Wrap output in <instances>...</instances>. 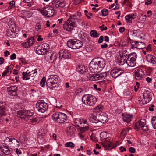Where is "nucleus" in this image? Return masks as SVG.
Returning a JSON list of instances; mask_svg holds the SVG:
<instances>
[{"instance_id":"nucleus-1","label":"nucleus","mask_w":156,"mask_h":156,"mask_svg":"<svg viewBox=\"0 0 156 156\" xmlns=\"http://www.w3.org/2000/svg\"><path fill=\"white\" fill-rule=\"evenodd\" d=\"M105 65L104 59L100 57L94 58L89 64V69L91 73L101 70Z\"/></svg>"},{"instance_id":"nucleus-2","label":"nucleus","mask_w":156,"mask_h":156,"mask_svg":"<svg viewBox=\"0 0 156 156\" xmlns=\"http://www.w3.org/2000/svg\"><path fill=\"white\" fill-rule=\"evenodd\" d=\"M52 118L54 121L59 123H63L67 119L65 114L59 112L54 113L52 115Z\"/></svg>"},{"instance_id":"nucleus-3","label":"nucleus","mask_w":156,"mask_h":156,"mask_svg":"<svg viewBox=\"0 0 156 156\" xmlns=\"http://www.w3.org/2000/svg\"><path fill=\"white\" fill-rule=\"evenodd\" d=\"M83 102L89 106L94 105L97 101V99L94 96L91 94H84L82 98Z\"/></svg>"},{"instance_id":"nucleus-4","label":"nucleus","mask_w":156,"mask_h":156,"mask_svg":"<svg viewBox=\"0 0 156 156\" xmlns=\"http://www.w3.org/2000/svg\"><path fill=\"white\" fill-rule=\"evenodd\" d=\"M58 78L57 75H50L46 82L47 86L51 89L55 88L57 85Z\"/></svg>"},{"instance_id":"nucleus-5","label":"nucleus","mask_w":156,"mask_h":156,"mask_svg":"<svg viewBox=\"0 0 156 156\" xmlns=\"http://www.w3.org/2000/svg\"><path fill=\"white\" fill-rule=\"evenodd\" d=\"M68 47L73 49H76L80 48L83 45V43L81 41L74 39H70L67 43Z\"/></svg>"},{"instance_id":"nucleus-6","label":"nucleus","mask_w":156,"mask_h":156,"mask_svg":"<svg viewBox=\"0 0 156 156\" xmlns=\"http://www.w3.org/2000/svg\"><path fill=\"white\" fill-rule=\"evenodd\" d=\"M143 98H140L139 99L138 101L140 104H145L149 103L152 99L153 93L149 90H146L143 93Z\"/></svg>"},{"instance_id":"nucleus-7","label":"nucleus","mask_w":156,"mask_h":156,"mask_svg":"<svg viewBox=\"0 0 156 156\" xmlns=\"http://www.w3.org/2000/svg\"><path fill=\"white\" fill-rule=\"evenodd\" d=\"M107 75V73L106 72L102 73L100 74H90L89 73V74L87 75V78L89 80L92 81H96L98 80H103L105 79Z\"/></svg>"},{"instance_id":"nucleus-8","label":"nucleus","mask_w":156,"mask_h":156,"mask_svg":"<svg viewBox=\"0 0 156 156\" xmlns=\"http://www.w3.org/2000/svg\"><path fill=\"white\" fill-rule=\"evenodd\" d=\"M17 116L21 118L31 119L32 116L33 115V111L23 110L18 111Z\"/></svg>"},{"instance_id":"nucleus-9","label":"nucleus","mask_w":156,"mask_h":156,"mask_svg":"<svg viewBox=\"0 0 156 156\" xmlns=\"http://www.w3.org/2000/svg\"><path fill=\"white\" fill-rule=\"evenodd\" d=\"M49 48V44L46 43H44L41 46L39 45L36 49L35 52L39 55H44L46 54L48 51V50Z\"/></svg>"},{"instance_id":"nucleus-10","label":"nucleus","mask_w":156,"mask_h":156,"mask_svg":"<svg viewBox=\"0 0 156 156\" xmlns=\"http://www.w3.org/2000/svg\"><path fill=\"white\" fill-rule=\"evenodd\" d=\"M137 57V55L136 53L133 52L130 54L126 59V64L129 67H134L136 63Z\"/></svg>"},{"instance_id":"nucleus-11","label":"nucleus","mask_w":156,"mask_h":156,"mask_svg":"<svg viewBox=\"0 0 156 156\" xmlns=\"http://www.w3.org/2000/svg\"><path fill=\"white\" fill-rule=\"evenodd\" d=\"M146 120L144 119H141L135 124V127L136 130L141 129L144 131L148 130V128L146 124Z\"/></svg>"},{"instance_id":"nucleus-12","label":"nucleus","mask_w":156,"mask_h":156,"mask_svg":"<svg viewBox=\"0 0 156 156\" xmlns=\"http://www.w3.org/2000/svg\"><path fill=\"white\" fill-rule=\"evenodd\" d=\"M36 107L37 111L43 113L47 110L48 105L43 100L39 101L36 104Z\"/></svg>"},{"instance_id":"nucleus-13","label":"nucleus","mask_w":156,"mask_h":156,"mask_svg":"<svg viewBox=\"0 0 156 156\" xmlns=\"http://www.w3.org/2000/svg\"><path fill=\"white\" fill-rule=\"evenodd\" d=\"M5 141L9 142V145L12 148L15 147H19L20 146L19 141L13 138L12 136H9L6 137Z\"/></svg>"},{"instance_id":"nucleus-14","label":"nucleus","mask_w":156,"mask_h":156,"mask_svg":"<svg viewBox=\"0 0 156 156\" xmlns=\"http://www.w3.org/2000/svg\"><path fill=\"white\" fill-rule=\"evenodd\" d=\"M40 11L42 15L47 17L53 16L55 13L53 8L50 7H45L42 10H40Z\"/></svg>"},{"instance_id":"nucleus-15","label":"nucleus","mask_w":156,"mask_h":156,"mask_svg":"<svg viewBox=\"0 0 156 156\" xmlns=\"http://www.w3.org/2000/svg\"><path fill=\"white\" fill-rule=\"evenodd\" d=\"M59 55L60 60L69 59L71 57L70 53L66 49H62L60 51Z\"/></svg>"},{"instance_id":"nucleus-16","label":"nucleus","mask_w":156,"mask_h":156,"mask_svg":"<svg viewBox=\"0 0 156 156\" xmlns=\"http://www.w3.org/2000/svg\"><path fill=\"white\" fill-rule=\"evenodd\" d=\"M45 58L48 61L52 63L56 60V54L51 51H49L45 55Z\"/></svg>"},{"instance_id":"nucleus-17","label":"nucleus","mask_w":156,"mask_h":156,"mask_svg":"<svg viewBox=\"0 0 156 156\" xmlns=\"http://www.w3.org/2000/svg\"><path fill=\"white\" fill-rule=\"evenodd\" d=\"M99 119V122L101 123V125L102 123H105L108 120L107 115L106 113L101 112L97 115Z\"/></svg>"},{"instance_id":"nucleus-18","label":"nucleus","mask_w":156,"mask_h":156,"mask_svg":"<svg viewBox=\"0 0 156 156\" xmlns=\"http://www.w3.org/2000/svg\"><path fill=\"white\" fill-rule=\"evenodd\" d=\"M123 73L121 69H113L110 72V74L112 77L115 78L121 75Z\"/></svg>"},{"instance_id":"nucleus-19","label":"nucleus","mask_w":156,"mask_h":156,"mask_svg":"<svg viewBox=\"0 0 156 156\" xmlns=\"http://www.w3.org/2000/svg\"><path fill=\"white\" fill-rule=\"evenodd\" d=\"M89 120L91 122L96 124L97 127L101 126V123L99 122L98 118L97 119L96 116L91 115L89 118Z\"/></svg>"},{"instance_id":"nucleus-20","label":"nucleus","mask_w":156,"mask_h":156,"mask_svg":"<svg viewBox=\"0 0 156 156\" xmlns=\"http://www.w3.org/2000/svg\"><path fill=\"white\" fill-rule=\"evenodd\" d=\"M27 42L23 43V46L25 48H28L32 46L34 43V39L33 37H31L27 39Z\"/></svg>"},{"instance_id":"nucleus-21","label":"nucleus","mask_w":156,"mask_h":156,"mask_svg":"<svg viewBox=\"0 0 156 156\" xmlns=\"http://www.w3.org/2000/svg\"><path fill=\"white\" fill-rule=\"evenodd\" d=\"M144 72L142 69L137 70L135 72V76L137 80H140L144 76Z\"/></svg>"},{"instance_id":"nucleus-22","label":"nucleus","mask_w":156,"mask_h":156,"mask_svg":"<svg viewBox=\"0 0 156 156\" xmlns=\"http://www.w3.org/2000/svg\"><path fill=\"white\" fill-rule=\"evenodd\" d=\"M77 20L76 18V15H71L69 17L66 21L68 23H70L72 25L75 26V22Z\"/></svg>"},{"instance_id":"nucleus-23","label":"nucleus","mask_w":156,"mask_h":156,"mask_svg":"<svg viewBox=\"0 0 156 156\" xmlns=\"http://www.w3.org/2000/svg\"><path fill=\"white\" fill-rule=\"evenodd\" d=\"M5 105V102H0V115L3 116L5 115L6 111Z\"/></svg>"},{"instance_id":"nucleus-24","label":"nucleus","mask_w":156,"mask_h":156,"mask_svg":"<svg viewBox=\"0 0 156 156\" xmlns=\"http://www.w3.org/2000/svg\"><path fill=\"white\" fill-rule=\"evenodd\" d=\"M146 59L148 62L153 64L156 63V58L155 56L152 55H147L146 57Z\"/></svg>"},{"instance_id":"nucleus-25","label":"nucleus","mask_w":156,"mask_h":156,"mask_svg":"<svg viewBox=\"0 0 156 156\" xmlns=\"http://www.w3.org/2000/svg\"><path fill=\"white\" fill-rule=\"evenodd\" d=\"M123 120L127 123H129L131 121V119L133 118L132 115L126 114H122Z\"/></svg>"},{"instance_id":"nucleus-26","label":"nucleus","mask_w":156,"mask_h":156,"mask_svg":"<svg viewBox=\"0 0 156 156\" xmlns=\"http://www.w3.org/2000/svg\"><path fill=\"white\" fill-rule=\"evenodd\" d=\"M1 149L3 152L6 155H8L10 153V151L8 147L5 144L1 146Z\"/></svg>"},{"instance_id":"nucleus-27","label":"nucleus","mask_w":156,"mask_h":156,"mask_svg":"<svg viewBox=\"0 0 156 156\" xmlns=\"http://www.w3.org/2000/svg\"><path fill=\"white\" fill-rule=\"evenodd\" d=\"M75 27L73 25H72L70 23L66 22L63 25V27L64 30L68 31H71L73 27Z\"/></svg>"},{"instance_id":"nucleus-28","label":"nucleus","mask_w":156,"mask_h":156,"mask_svg":"<svg viewBox=\"0 0 156 156\" xmlns=\"http://www.w3.org/2000/svg\"><path fill=\"white\" fill-rule=\"evenodd\" d=\"M7 35L9 37L14 38L15 37L16 35L15 32H13L12 30L8 29L7 31Z\"/></svg>"},{"instance_id":"nucleus-29","label":"nucleus","mask_w":156,"mask_h":156,"mask_svg":"<svg viewBox=\"0 0 156 156\" xmlns=\"http://www.w3.org/2000/svg\"><path fill=\"white\" fill-rule=\"evenodd\" d=\"M106 145L107 146V149H111L112 148L116 147L117 145L116 144L112 143L110 142H108L106 143Z\"/></svg>"},{"instance_id":"nucleus-30","label":"nucleus","mask_w":156,"mask_h":156,"mask_svg":"<svg viewBox=\"0 0 156 156\" xmlns=\"http://www.w3.org/2000/svg\"><path fill=\"white\" fill-rule=\"evenodd\" d=\"M145 46V44L144 42H138L137 45L136 46V48L139 49H141L144 48Z\"/></svg>"},{"instance_id":"nucleus-31","label":"nucleus","mask_w":156,"mask_h":156,"mask_svg":"<svg viewBox=\"0 0 156 156\" xmlns=\"http://www.w3.org/2000/svg\"><path fill=\"white\" fill-rule=\"evenodd\" d=\"M90 35L93 37L97 38L99 36V34L97 32L96 30H92L90 33Z\"/></svg>"},{"instance_id":"nucleus-32","label":"nucleus","mask_w":156,"mask_h":156,"mask_svg":"<svg viewBox=\"0 0 156 156\" xmlns=\"http://www.w3.org/2000/svg\"><path fill=\"white\" fill-rule=\"evenodd\" d=\"M19 141L22 144L26 143L27 142V138L23 136H20L19 137Z\"/></svg>"},{"instance_id":"nucleus-33","label":"nucleus","mask_w":156,"mask_h":156,"mask_svg":"<svg viewBox=\"0 0 156 156\" xmlns=\"http://www.w3.org/2000/svg\"><path fill=\"white\" fill-rule=\"evenodd\" d=\"M17 90H9L7 91L8 94L9 95L12 96H15L17 95Z\"/></svg>"},{"instance_id":"nucleus-34","label":"nucleus","mask_w":156,"mask_h":156,"mask_svg":"<svg viewBox=\"0 0 156 156\" xmlns=\"http://www.w3.org/2000/svg\"><path fill=\"white\" fill-rule=\"evenodd\" d=\"M103 107L101 105H99L96 107L94 109V112H98V113H100L102 112V111L103 110Z\"/></svg>"},{"instance_id":"nucleus-35","label":"nucleus","mask_w":156,"mask_h":156,"mask_svg":"<svg viewBox=\"0 0 156 156\" xmlns=\"http://www.w3.org/2000/svg\"><path fill=\"white\" fill-rule=\"evenodd\" d=\"M126 57L124 56H122L121 57V59L119 61V64L121 65H123L126 62Z\"/></svg>"},{"instance_id":"nucleus-36","label":"nucleus","mask_w":156,"mask_h":156,"mask_svg":"<svg viewBox=\"0 0 156 156\" xmlns=\"http://www.w3.org/2000/svg\"><path fill=\"white\" fill-rule=\"evenodd\" d=\"M151 123L153 128L156 129V117L153 116L151 119Z\"/></svg>"},{"instance_id":"nucleus-37","label":"nucleus","mask_w":156,"mask_h":156,"mask_svg":"<svg viewBox=\"0 0 156 156\" xmlns=\"http://www.w3.org/2000/svg\"><path fill=\"white\" fill-rule=\"evenodd\" d=\"M60 1L58 0H55L52 2V4L54 6H55L56 8L59 7Z\"/></svg>"},{"instance_id":"nucleus-38","label":"nucleus","mask_w":156,"mask_h":156,"mask_svg":"<svg viewBox=\"0 0 156 156\" xmlns=\"http://www.w3.org/2000/svg\"><path fill=\"white\" fill-rule=\"evenodd\" d=\"M65 146L66 147L73 148L75 147V144L72 142H68L65 143Z\"/></svg>"},{"instance_id":"nucleus-39","label":"nucleus","mask_w":156,"mask_h":156,"mask_svg":"<svg viewBox=\"0 0 156 156\" xmlns=\"http://www.w3.org/2000/svg\"><path fill=\"white\" fill-rule=\"evenodd\" d=\"M81 119H80V118H75L74 120L73 121L75 123H76V125L77 126L79 127V124H82V122L81 121Z\"/></svg>"},{"instance_id":"nucleus-40","label":"nucleus","mask_w":156,"mask_h":156,"mask_svg":"<svg viewBox=\"0 0 156 156\" xmlns=\"http://www.w3.org/2000/svg\"><path fill=\"white\" fill-rule=\"evenodd\" d=\"M9 9H11L15 7V2L14 1H12L9 2Z\"/></svg>"},{"instance_id":"nucleus-41","label":"nucleus","mask_w":156,"mask_h":156,"mask_svg":"<svg viewBox=\"0 0 156 156\" xmlns=\"http://www.w3.org/2000/svg\"><path fill=\"white\" fill-rule=\"evenodd\" d=\"M89 127L88 126H86L85 127H81L80 128V132L81 133H83L85 131L88 130Z\"/></svg>"},{"instance_id":"nucleus-42","label":"nucleus","mask_w":156,"mask_h":156,"mask_svg":"<svg viewBox=\"0 0 156 156\" xmlns=\"http://www.w3.org/2000/svg\"><path fill=\"white\" fill-rule=\"evenodd\" d=\"M23 77L22 78L24 80H27L30 79V77H27V72H23L22 73Z\"/></svg>"},{"instance_id":"nucleus-43","label":"nucleus","mask_w":156,"mask_h":156,"mask_svg":"<svg viewBox=\"0 0 156 156\" xmlns=\"http://www.w3.org/2000/svg\"><path fill=\"white\" fill-rule=\"evenodd\" d=\"M102 15L104 16H107L108 14V11L106 9H104L101 11Z\"/></svg>"},{"instance_id":"nucleus-44","label":"nucleus","mask_w":156,"mask_h":156,"mask_svg":"<svg viewBox=\"0 0 156 156\" xmlns=\"http://www.w3.org/2000/svg\"><path fill=\"white\" fill-rule=\"evenodd\" d=\"M46 82L45 77H43L40 82V85L42 87H44L45 86V83Z\"/></svg>"},{"instance_id":"nucleus-45","label":"nucleus","mask_w":156,"mask_h":156,"mask_svg":"<svg viewBox=\"0 0 156 156\" xmlns=\"http://www.w3.org/2000/svg\"><path fill=\"white\" fill-rule=\"evenodd\" d=\"M14 67V66L13 65H10L9 66L7 67V70H8V71L9 73V75H10L12 69H13Z\"/></svg>"},{"instance_id":"nucleus-46","label":"nucleus","mask_w":156,"mask_h":156,"mask_svg":"<svg viewBox=\"0 0 156 156\" xmlns=\"http://www.w3.org/2000/svg\"><path fill=\"white\" fill-rule=\"evenodd\" d=\"M129 18L131 20L135 19L136 16V14L133 13V14H131L128 15Z\"/></svg>"},{"instance_id":"nucleus-47","label":"nucleus","mask_w":156,"mask_h":156,"mask_svg":"<svg viewBox=\"0 0 156 156\" xmlns=\"http://www.w3.org/2000/svg\"><path fill=\"white\" fill-rule=\"evenodd\" d=\"M41 26L40 23H37L36 24V27H35L36 30L37 31H38L41 29Z\"/></svg>"},{"instance_id":"nucleus-48","label":"nucleus","mask_w":156,"mask_h":156,"mask_svg":"<svg viewBox=\"0 0 156 156\" xmlns=\"http://www.w3.org/2000/svg\"><path fill=\"white\" fill-rule=\"evenodd\" d=\"M9 90H10L12 91L13 90H17V88L16 86H11L8 88L7 91H8Z\"/></svg>"},{"instance_id":"nucleus-49","label":"nucleus","mask_w":156,"mask_h":156,"mask_svg":"<svg viewBox=\"0 0 156 156\" xmlns=\"http://www.w3.org/2000/svg\"><path fill=\"white\" fill-rule=\"evenodd\" d=\"M125 20L127 21V23H129L132 22V21L129 18L128 15H126L125 17Z\"/></svg>"},{"instance_id":"nucleus-50","label":"nucleus","mask_w":156,"mask_h":156,"mask_svg":"<svg viewBox=\"0 0 156 156\" xmlns=\"http://www.w3.org/2000/svg\"><path fill=\"white\" fill-rule=\"evenodd\" d=\"M99 28L101 29V30L103 31L107 30V27H105L104 25L103 24L101 26L99 27Z\"/></svg>"},{"instance_id":"nucleus-51","label":"nucleus","mask_w":156,"mask_h":156,"mask_svg":"<svg viewBox=\"0 0 156 156\" xmlns=\"http://www.w3.org/2000/svg\"><path fill=\"white\" fill-rule=\"evenodd\" d=\"M16 152L18 155L21 154L22 153V151L20 148H16Z\"/></svg>"},{"instance_id":"nucleus-52","label":"nucleus","mask_w":156,"mask_h":156,"mask_svg":"<svg viewBox=\"0 0 156 156\" xmlns=\"http://www.w3.org/2000/svg\"><path fill=\"white\" fill-rule=\"evenodd\" d=\"M129 151L131 153H135L136 150L134 147H131L129 148Z\"/></svg>"},{"instance_id":"nucleus-53","label":"nucleus","mask_w":156,"mask_h":156,"mask_svg":"<svg viewBox=\"0 0 156 156\" xmlns=\"http://www.w3.org/2000/svg\"><path fill=\"white\" fill-rule=\"evenodd\" d=\"M30 119L31 120V122H35L37 121L38 117H36L35 118H33L32 117L31 119Z\"/></svg>"},{"instance_id":"nucleus-54","label":"nucleus","mask_w":156,"mask_h":156,"mask_svg":"<svg viewBox=\"0 0 156 156\" xmlns=\"http://www.w3.org/2000/svg\"><path fill=\"white\" fill-rule=\"evenodd\" d=\"M39 134L41 135V136H44L45 135V133L44 129H42L40 131Z\"/></svg>"},{"instance_id":"nucleus-55","label":"nucleus","mask_w":156,"mask_h":156,"mask_svg":"<svg viewBox=\"0 0 156 156\" xmlns=\"http://www.w3.org/2000/svg\"><path fill=\"white\" fill-rule=\"evenodd\" d=\"M114 45L116 46L120 47L121 44L119 41H116L115 42Z\"/></svg>"},{"instance_id":"nucleus-56","label":"nucleus","mask_w":156,"mask_h":156,"mask_svg":"<svg viewBox=\"0 0 156 156\" xmlns=\"http://www.w3.org/2000/svg\"><path fill=\"white\" fill-rule=\"evenodd\" d=\"M103 39L104 37L103 36H100L98 41V43H102L103 41Z\"/></svg>"},{"instance_id":"nucleus-57","label":"nucleus","mask_w":156,"mask_h":156,"mask_svg":"<svg viewBox=\"0 0 156 156\" xmlns=\"http://www.w3.org/2000/svg\"><path fill=\"white\" fill-rule=\"evenodd\" d=\"M138 43V41H131L130 42V43L132 46H136Z\"/></svg>"},{"instance_id":"nucleus-58","label":"nucleus","mask_w":156,"mask_h":156,"mask_svg":"<svg viewBox=\"0 0 156 156\" xmlns=\"http://www.w3.org/2000/svg\"><path fill=\"white\" fill-rule=\"evenodd\" d=\"M65 5H66L65 3L64 2H61L60 1V5H59V7L63 8L65 6Z\"/></svg>"},{"instance_id":"nucleus-59","label":"nucleus","mask_w":156,"mask_h":156,"mask_svg":"<svg viewBox=\"0 0 156 156\" xmlns=\"http://www.w3.org/2000/svg\"><path fill=\"white\" fill-rule=\"evenodd\" d=\"M16 57V55L15 53H13L12 55H11L10 57V58L11 60H14L15 59Z\"/></svg>"},{"instance_id":"nucleus-60","label":"nucleus","mask_w":156,"mask_h":156,"mask_svg":"<svg viewBox=\"0 0 156 156\" xmlns=\"http://www.w3.org/2000/svg\"><path fill=\"white\" fill-rule=\"evenodd\" d=\"M152 2L151 0H147L145 2V4L146 5H148L151 4Z\"/></svg>"},{"instance_id":"nucleus-61","label":"nucleus","mask_w":156,"mask_h":156,"mask_svg":"<svg viewBox=\"0 0 156 156\" xmlns=\"http://www.w3.org/2000/svg\"><path fill=\"white\" fill-rule=\"evenodd\" d=\"M9 73L8 71V70H7L5 71H4L2 74V76L3 77H4L5 76H6L8 73L9 74Z\"/></svg>"},{"instance_id":"nucleus-62","label":"nucleus","mask_w":156,"mask_h":156,"mask_svg":"<svg viewBox=\"0 0 156 156\" xmlns=\"http://www.w3.org/2000/svg\"><path fill=\"white\" fill-rule=\"evenodd\" d=\"M74 3L76 5H77L80 3L81 2V0H73Z\"/></svg>"},{"instance_id":"nucleus-63","label":"nucleus","mask_w":156,"mask_h":156,"mask_svg":"<svg viewBox=\"0 0 156 156\" xmlns=\"http://www.w3.org/2000/svg\"><path fill=\"white\" fill-rule=\"evenodd\" d=\"M81 122H82V124L83 123L84 124H86L87 125H88L87 122L85 119H82Z\"/></svg>"},{"instance_id":"nucleus-64","label":"nucleus","mask_w":156,"mask_h":156,"mask_svg":"<svg viewBox=\"0 0 156 156\" xmlns=\"http://www.w3.org/2000/svg\"><path fill=\"white\" fill-rule=\"evenodd\" d=\"M125 30V29L123 27H121L119 29V31L120 33H122L124 32Z\"/></svg>"}]
</instances>
